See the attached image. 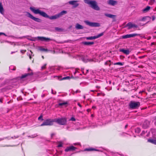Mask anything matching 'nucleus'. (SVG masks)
Listing matches in <instances>:
<instances>
[{"label":"nucleus","instance_id":"5","mask_svg":"<svg viewBox=\"0 0 156 156\" xmlns=\"http://www.w3.org/2000/svg\"><path fill=\"white\" fill-rule=\"evenodd\" d=\"M54 122V119H47L44 120L40 126H51L53 125Z\"/></svg>","mask_w":156,"mask_h":156},{"label":"nucleus","instance_id":"7","mask_svg":"<svg viewBox=\"0 0 156 156\" xmlns=\"http://www.w3.org/2000/svg\"><path fill=\"white\" fill-rule=\"evenodd\" d=\"M84 22L87 25H89L90 27H97L100 26V23H97L91 22L88 20L85 21Z\"/></svg>","mask_w":156,"mask_h":156},{"label":"nucleus","instance_id":"16","mask_svg":"<svg viewBox=\"0 0 156 156\" xmlns=\"http://www.w3.org/2000/svg\"><path fill=\"white\" fill-rule=\"evenodd\" d=\"M67 13V11L66 10H63L61 12H60L57 14L59 17H61L62 16L65 14H66Z\"/></svg>","mask_w":156,"mask_h":156},{"label":"nucleus","instance_id":"2","mask_svg":"<svg viewBox=\"0 0 156 156\" xmlns=\"http://www.w3.org/2000/svg\"><path fill=\"white\" fill-rule=\"evenodd\" d=\"M140 106V103L139 102H135L131 101L129 104V108H130L134 109L138 108Z\"/></svg>","mask_w":156,"mask_h":156},{"label":"nucleus","instance_id":"22","mask_svg":"<svg viewBox=\"0 0 156 156\" xmlns=\"http://www.w3.org/2000/svg\"><path fill=\"white\" fill-rule=\"evenodd\" d=\"M38 50L41 51H48L49 50L47 48H42V47L40 46L39 47Z\"/></svg>","mask_w":156,"mask_h":156},{"label":"nucleus","instance_id":"26","mask_svg":"<svg viewBox=\"0 0 156 156\" xmlns=\"http://www.w3.org/2000/svg\"><path fill=\"white\" fill-rule=\"evenodd\" d=\"M61 77H59L58 78V79L59 80H67V79H70V77L69 76H67L65 77H64L63 78H62L61 79H60L59 78Z\"/></svg>","mask_w":156,"mask_h":156},{"label":"nucleus","instance_id":"37","mask_svg":"<svg viewBox=\"0 0 156 156\" xmlns=\"http://www.w3.org/2000/svg\"><path fill=\"white\" fill-rule=\"evenodd\" d=\"M82 60L85 62H87V59L85 58H82Z\"/></svg>","mask_w":156,"mask_h":156},{"label":"nucleus","instance_id":"44","mask_svg":"<svg viewBox=\"0 0 156 156\" xmlns=\"http://www.w3.org/2000/svg\"><path fill=\"white\" fill-rule=\"evenodd\" d=\"M19 137V136H14V137H11V138H12V139H13L14 138H18Z\"/></svg>","mask_w":156,"mask_h":156},{"label":"nucleus","instance_id":"52","mask_svg":"<svg viewBox=\"0 0 156 156\" xmlns=\"http://www.w3.org/2000/svg\"><path fill=\"white\" fill-rule=\"evenodd\" d=\"M3 100V99L2 98H1L0 99V102L1 103H2Z\"/></svg>","mask_w":156,"mask_h":156},{"label":"nucleus","instance_id":"43","mask_svg":"<svg viewBox=\"0 0 156 156\" xmlns=\"http://www.w3.org/2000/svg\"><path fill=\"white\" fill-rule=\"evenodd\" d=\"M8 137H4L3 138H0V141L2 140H4V139H6V138H7Z\"/></svg>","mask_w":156,"mask_h":156},{"label":"nucleus","instance_id":"6","mask_svg":"<svg viewBox=\"0 0 156 156\" xmlns=\"http://www.w3.org/2000/svg\"><path fill=\"white\" fill-rule=\"evenodd\" d=\"M26 13H27L26 16L34 20L36 22L41 23V20L40 19L36 18L34 16L32 15L30 13L28 12H26Z\"/></svg>","mask_w":156,"mask_h":156},{"label":"nucleus","instance_id":"19","mask_svg":"<svg viewBox=\"0 0 156 156\" xmlns=\"http://www.w3.org/2000/svg\"><path fill=\"white\" fill-rule=\"evenodd\" d=\"M83 27H84L82 26L79 23H77L75 27L76 28L77 30L83 29Z\"/></svg>","mask_w":156,"mask_h":156},{"label":"nucleus","instance_id":"57","mask_svg":"<svg viewBox=\"0 0 156 156\" xmlns=\"http://www.w3.org/2000/svg\"><path fill=\"white\" fill-rule=\"evenodd\" d=\"M28 72H29L30 71H32V70L30 69V68H29L28 69Z\"/></svg>","mask_w":156,"mask_h":156},{"label":"nucleus","instance_id":"28","mask_svg":"<svg viewBox=\"0 0 156 156\" xmlns=\"http://www.w3.org/2000/svg\"><path fill=\"white\" fill-rule=\"evenodd\" d=\"M124 64V62H118L115 63L114 64V65H119L120 66H122Z\"/></svg>","mask_w":156,"mask_h":156},{"label":"nucleus","instance_id":"53","mask_svg":"<svg viewBox=\"0 0 156 156\" xmlns=\"http://www.w3.org/2000/svg\"><path fill=\"white\" fill-rule=\"evenodd\" d=\"M80 91L78 90H76V91H75V93H80Z\"/></svg>","mask_w":156,"mask_h":156},{"label":"nucleus","instance_id":"31","mask_svg":"<svg viewBox=\"0 0 156 156\" xmlns=\"http://www.w3.org/2000/svg\"><path fill=\"white\" fill-rule=\"evenodd\" d=\"M12 87L11 86H9L5 87V88L7 90H10L12 88Z\"/></svg>","mask_w":156,"mask_h":156},{"label":"nucleus","instance_id":"47","mask_svg":"<svg viewBox=\"0 0 156 156\" xmlns=\"http://www.w3.org/2000/svg\"><path fill=\"white\" fill-rule=\"evenodd\" d=\"M55 133H52L51 134V138H53V136L55 135Z\"/></svg>","mask_w":156,"mask_h":156},{"label":"nucleus","instance_id":"62","mask_svg":"<svg viewBox=\"0 0 156 156\" xmlns=\"http://www.w3.org/2000/svg\"><path fill=\"white\" fill-rule=\"evenodd\" d=\"M15 52H14V51H12L11 52V54H12L13 53H14Z\"/></svg>","mask_w":156,"mask_h":156},{"label":"nucleus","instance_id":"29","mask_svg":"<svg viewBox=\"0 0 156 156\" xmlns=\"http://www.w3.org/2000/svg\"><path fill=\"white\" fill-rule=\"evenodd\" d=\"M140 129L139 127H137L135 129V132L137 133H139L140 132Z\"/></svg>","mask_w":156,"mask_h":156},{"label":"nucleus","instance_id":"45","mask_svg":"<svg viewBox=\"0 0 156 156\" xmlns=\"http://www.w3.org/2000/svg\"><path fill=\"white\" fill-rule=\"evenodd\" d=\"M152 20L153 21H154L155 19V17L154 16H152Z\"/></svg>","mask_w":156,"mask_h":156},{"label":"nucleus","instance_id":"40","mask_svg":"<svg viewBox=\"0 0 156 156\" xmlns=\"http://www.w3.org/2000/svg\"><path fill=\"white\" fill-rule=\"evenodd\" d=\"M62 147V144L61 143H59V144L58 146V147Z\"/></svg>","mask_w":156,"mask_h":156},{"label":"nucleus","instance_id":"48","mask_svg":"<svg viewBox=\"0 0 156 156\" xmlns=\"http://www.w3.org/2000/svg\"><path fill=\"white\" fill-rule=\"evenodd\" d=\"M87 62H91V61H93V60L92 59H87Z\"/></svg>","mask_w":156,"mask_h":156},{"label":"nucleus","instance_id":"24","mask_svg":"<svg viewBox=\"0 0 156 156\" xmlns=\"http://www.w3.org/2000/svg\"><path fill=\"white\" fill-rule=\"evenodd\" d=\"M0 12L1 14H3L4 12V9L2 5V3L0 2Z\"/></svg>","mask_w":156,"mask_h":156},{"label":"nucleus","instance_id":"34","mask_svg":"<svg viewBox=\"0 0 156 156\" xmlns=\"http://www.w3.org/2000/svg\"><path fill=\"white\" fill-rule=\"evenodd\" d=\"M84 2L85 3L90 5V1L89 0H84Z\"/></svg>","mask_w":156,"mask_h":156},{"label":"nucleus","instance_id":"36","mask_svg":"<svg viewBox=\"0 0 156 156\" xmlns=\"http://www.w3.org/2000/svg\"><path fill=\"white\" fill-rule=\"evenodd\" d=\"M86 39L87 40H93L92 36L90 37H86Z\"/></svg>","mask_w":156,"mask_h":156},{"label":"nucleus","instance_id":"55","mask_svg":"<svg viewBox=\"0 0 156 156\" xmlns=\"http://www.w3.org/2000/svg\"><path fill=\"white\" fill-rule=\"evenodd\" d=\"M151 45H155V43L154 42H152L151 43Z\"/></svg>","mask_w":156,"mask_h":156},{"label":"nucleus","instance_id":"41","mask_svg":"<svg viewBox=\"0 0 156 156\" xmlns=\"http://www.w3.org/2000/svg\"><path fill=\"white\" fill-rule=\"evenodd\" d=\"M26 51V50H21L20 51V52L21 53H23V54L24 52H25Z\"/></svg>","mask_w":156,"mask_h":156},{"label":"nucleus","instance_id":"46","mask_svg":"<svg viewBox=\"0 0 156 156\" xmlns=\"http://www.w3.org/2000/svg\"><path fill=\"white\" fill-rule=\"evenodd\" d=\"M111 62V60H108V61H107V62H106L105 63V65H108V62Z\"/></svg>","mask_w":156,"mask_h":156},{"label":"nucleus","instance_id":"18","mask_svg":"<svg viewBox=\"0 0 156 156\" xmlns=\"http://www.w3.org/2000/svg\"><path fill=\"white\" fill-rule=\"evenodd\" d=\"M105 15L107 17L113 19L115 18L116 17V15H112L110 14L106 13L105 14Z\"/></svg>","mask_w":156,"mask_h":156},{"label":"nucleus","instance_id":"11","mask_svg":"<svg viewBox=\"0 0 156 156\" xmlns=\"http://www.w3.org/2000/svg\"><path fill=\"white\" fill-rule=\"evenodd\" d=\"M34 74V73L33 72H31L30 73H27L25 74L24 75H22L20 77V79L25 78H27V77L32 76Z\"/></svg>","mask_w":156,"mask_h":156},{"label":"nucleus","instance_id":"59","mask_svg":"<svg viewBox=\"0 0 156 156\" xmlns=\"http://www.w3.org/2000/svg\"><path fill=\"white\" fill-rule=\"evenodd\" d=\"M145 24H139V25L140 26H143Z\"/></svg>","mask_w":156,"mask_h":156},{"label":"nucleus","instance_id":"15","mask_svg":"<svg viewBox=\"0 0 156 156\" xmlns=\"http://www.w3.org/2000/svg\"><path fill=\"white\" fill-rule=\"evenodd\" d=\"M119 51L122 52L126 55H128L129 53V51L128 49L125 50L124 49H120Z\"/></svg>","mask_w":156,"mask_h":156},{"label":"nucleus","instance_id":"61","mask_svg":"<svg viewBox=\"0 0 156 156\" xmlns=\"http://www.w3.org/2000/svg\"><path fill=\"white\" fill-rule=\"evenodd\" d=\"M128 125H126L125 126V128H126L128 126Z\"/></svg>","mask_w":156,"mask_h":156},{"label":"nucleus","instance_id":"58","mask_svg":"<svg viewBox=\"0 0 156 156\" xmlns=\"http://www.w3.org/2000/svg\"><path fill=\"white\" fill-rule=\"evenodd\" d=\"M16 67H14L12 69L13 70H16Z\"/></svg>","mask_w":156,"mask_h":156},{"label":"nucleus","instance_id":"63","mask_svg":"<svg viewBox=\"0 0 156 156\" xmlns=\"http://www.w3.org/2000/svg\"><path fill=\"white\" fill-rule=\"evenodd\" d=\"M70 77V78H74V77L73 76H72L71 77Z\"/></svg>","mask_w":156,"mask_h":156},{"label":"nucleus","instance_id":"14","mask_svg":"<svg viewBox=\"0 0 156 156\" xmlns=\"http://www.w3.org/2000/svg\"><path fill=\"white\" fill-rule=\"evenodd\" d=\"M108 3L109 5L114 6L117 4V2L113 0H109L108 2Z\"/></svg>","mask_w":156,"mask_h":156},{"label":"nucleus","instance_id":"50","mask_svg":"<svg viewBox=\"0 0 156 156\" xmlns=\"http://www.w3.org/2000/svg\"><path fill=\"white\" fill-rule=\"evenodd\" d=\"M133 27L137 28V25H136L135 24H133Z\"/></svg>","mask_w":156,"mask_h":156},{"label":"nucleus","instance_id":"27","mask_svg":"<svg viewBox=\"0 0 156 156\" xmlns=\"http://www.w3.org/2000/svg\"><path fill=\"white\" fill-rule=\"evenodd\" d=\"M68 104V103L67 102H64L63 103H59L58 104V106H62L63 105H66Z\"/></svg>","mask_w":156,"mask_h":156},{"label":"nucleus","instance_id":"33","mask_svg":"<svg viewBox=\"0 0 156 156\" xmlns=\"http://www.w3.org/2000/svg\"><path fill=\"white\" fill-rule=\"evenodd\" d=\"M104 32H102L100 34H99L98 35H97L98 37V38L101 37V36H103L104 35Z\"/></svg>","mask_w":156,"mask_h":156},{"label":"nucleus","instance_id":"30","mask_svg":"<svg viewBox=\"0 0 156 156\" xmlns=\"http://www.w3.org/2000/svg\"><path fill=\"white\" fill-rule=\"evenodd\" d=\"M147 17L150 18V17H149V16H147L144 17H143V18H142V19L140 20V21H144L146 20V18Z\"/></svg>","mask_w":156,"mask_h":156},{"label":"nucleus","instance_id":"20","mask_svg":"<svg viewBox=\"0 0 156 156\" xmlns=\"http://www.w3.org/2000/svg\"><path fill=\"white\" fill-rule=\"evenodd\" d=\"M128 27V29L129 30L133 27V24L131 22H129L126 25V27Z\"/></svg>","mask_w":156,"mask_h":156},{"label":"nucleus","instance_id":"56","mask_svg":"<svg viewBox=\"0 0 156 156\" xmlns=\"http://www.w3.org/2000/svg\"><path fill=\"white\" fill-rule=\"evenodd\" d=\"M78 105L80 107H82L81 105H80V103H78Z\"/></svg>","mask_w":156,"mask_h":156},{"label":"nucleus","instance_id":"25","mask_svg":"<svg viewBox=\"0 0 156 156\" xmlns=\"http://www.w3.org/2000/svg\"><path fill=\"white\" fill-rule=\"evenodd\" d=\"M150 7L148 6H147L146 7V8H144V9H143V11L144 12H146L148 11L150 9Z\"/></svg>","mask_w":156,"mask_h":156},{"label":"nucleus","instance_id":"35","mask_svg":"<svg viewBox=\"0 0 156 156\" xmlns=\"http://www.w3.org/2000/svg\"><path fill=\"white\" fill-rule=\"evenodd\" d=\"M55 29L57 31H60V30H62V29L61 28H58V27H56L55 28Z\"/></svg>","mask_w":156,"mask_h":156},{"label":"nucleus","instance_id":"38","mask_svg":"<svg viewBox=\"0 0 156 156\" xmlns=\"http://www.w3.org/2000/svg\"><path fill=\"white\" fill-rule=\"evenodd\" d=\"M70 120L73 121H76V119L74 117H72L71 118Z\"/></svg>","mask_w":156,"mask_h":156},{"label":"nucleus","instance_id":"21","mask_svg":"<svg viewBox=\"0 0 156 156\" xmlns=\"http://www.w3.org/2000/svg\"><path fill=\"white\" fill-rule=\"evenodd\" d=\"M98 151V150L97 149L93 148H86L84 150V151Z\"/></svg>","mask_w":156,"mask_h":156},{"label":"nucleus","instance_id":"4","mask_svg":"<svg viewBox=\"0 0 156 156\" xmlns=\"http://www.w3.org/2000/svg\"><path fill=\"white\" fill-rule=\"evenodd\" d=\"M54 122L61 125H64L66 124V119L65 118L54 119Z\"/></svg>","mask_w":156,"mask_h":156},{"label":"nucleus","instance_id":"17","mask_svg":"<svg viewBox=\"0 0 156 156\" xmlns=\"http://www.w3.org/2000/svg\"><path fill=\"white\" fill-rule=\"evenodd\" d=\"M82 43L85 45H91L94 44V42H83Z\"/></svg>","mask_w":156,"mask_h":156},{"label":"nucleus","instance_id":"12","mask_svg":"<svg viewBox=\"0 0 156 156\" xmlns=\"http://www.w3.org/2000/svg\"><path fill=\"white\" fill-rule=\"evenodd\" d=\"M76 149V147L72 146L69 147H67L65 149V151L66 152H68L71 151H74Z\"/></svg>","mask_w":156,"mask_h":156},{"label":"nucleus","instance_id":"8","mask_svg":"<svg viewBox=\"0 0 156 156\" xmlns=\"http://www.w3.org/2000/svg\"><path fill=\"white\" fill-rule=\"evenodd\" d=\"M140 34H126L122 36V39H126L132 37H134L136 36H140Z\"/></svg>","mask_w":156,"mask_h":156},{"label":"nucleus","instance_id":"32","mask_svg":"<svg viewBox=\"0 0 156 156\" xmlns=\"http://www.w3.org/2000/svg\"><path fill=\"white\" fill-rule=\"evenodd\" d=\"M38 120H44V119H43V116L42 115H41L38 118Z\"/></svg>","mask_w":156,"mask_h":156},{"label":"nucleus","instance_id":"64","mask_svg":"<svg viewBox=\"0 0 156 156\" xmlns=\"http://www.w3.org/2000/svg\"><path fill=\"white\" fill-rule=\"evenodd\" d=\"M87 111L89 112V111H90V109H87Z\"/></svg>","mask_w":156,"mask_h":156},{"label":"nucleus","instance_id":"10","mask_svg":"<svg viewBox=\"0 0 156 156\" xmlns=\"http://www.w3.org/2000/svg\"><path fill=\"white\" fill-rule=\"evenodd\" d=\"M78 2V1H70L69 2V3L70 5H73V8H75L79 5V4L77 3V2Z\"/></svg>","mask_w":156,"mask_h":156},{"label":"nucleus","instance_id":"54","mask_svg":"<svg viewBox=\"0 0 156 156\" xmlns=\"http://www.w3.org/2000/svg\"><path fill=\"white\" fill-rule=\"evenodd\" d=\"M145 57V56H141L139 57V58H144Z\"/></svg>","mask_w":156,"mask_h":156},{"label":"nucleus","instance_id":"60","mask_svg":"<svg viewBox=\"0 0 156 156\" xmlns=\"http://www.w3.org/2000/svg\"><path fill=\"white\" fill-rule=\"evenodd\" d=\"M92 108H93L94 109V108H96V107L95 106H93Z\"/></svg>","mask_w":156,"mask_h":156},{"label":"nucleus","instance_id":"51","mask_svg":"<svg viewBox=\"0 0 156 156\" xmlns=\"http://www.w3.org/2000/svg\"><path fill=\"white\" fill-rule=\"evenodd\" d=\"M145 133V132L144 131H142L141 133V135H144V134Z\"/></svg>","mask_w":156,"mask_h":156},{"label":"nucleus","instance_id":"1","mask_svg":"<svg viewBox=\"0 0 156 156\" xmlns=\"http://www.w3.org/2000/svg\"><path fill=\"white\" fill-rule=\"evenodd\" d=\"M30 9L35 14H39L40 15L44 17L49 18L50 20H55L59 18L57 14L54 16H49L45 12L41 11L39 9H35L34 7H30Z\"/></svg>","mask_w":156,"mask_h":156},{"label":"nucleus","instance_id":"49","mask_svg":"<svg viewBox=\"0 0 156 156\" xmlns=\"http://www.w3.org/2000/svg\"><path fill=\"white\" fill-rule=\"evenodd\" d=\"M5 35V36H6V35L5 33H3L0 32V35Z\"/></svg>","mask_w":156,"mask_h":156},{"label":"nucleus","instance_id":"9","mask_svg":"<svg viewBox=\"0 0 156 156\" xmlns=\"http://www.w3.org/2000/svg\"><path fill=\"white\" fill-rule=\"evenodd\" d=\"M37 38L38 40L46 42H48L51 40V39L49 38H46L43 37H38Z\"/></svg>","mask_w":156,"mask_h":156},{"label":"nucleus","instance_id":"23","mask_svg":"<svg viewBox=\"0 0 156 156\" xmlns=\"http://www.w3.org/2000/svg\"><path fill=\"white\" fill-rule=\"evenodd\" d=\"M147 141L149 142L156 145V140L153 139H149Z\"/></svg>","mask_w":156,"mask_h":156},{"label":"nucleus","instance_id":"13","mask_svg":"<svg viewBox=\"0 0 156 156\" xmlns=\"http://www.w3.org/2000/svg\"><path fill=\"white\" fill-rule=\"evenodd\" d=\"M150 123V122L149 121L147 120L145 121L143 125V128L144 129H146L148 128L149 127Z\"/></svg>","mask_w":156,"mask_h":156},{"label":"nucleus","instance_id":"3","mask_svg":"<svg viewBox=\"0 0 156 156\" xmlns=\"http://www.w3.org/2000/svg\"><path fill=\"white\" fill-rule=\"evenodd\" d=\"M90 7L94 10L97 11L100 10V8L97 5V3L96 1L91 0L90 2Z\"/></svg>","mask_w":156,"mask_h":156},{"label":"nucleus","instance_id":"42","mask_svg":"<svg viewBox=\"0 0 156 156\" xmlns=\"http://www.w3.org/2000/svg\"><path fill=\"white\" fill-rule=\"evenodd\" d=\"M46 64H45L44 66H43L41 67V69H44L45 68V66H46Z\"/></svg>","mask_w":156,"mask_h":156},{"label":"nucleus","instance_id":"39","mask_svg":"<svg viewBox=\"0 0 156 156\" xmlns=\"http://www.w3.org/2000/svg\"><path fill=\"white\" fill-rule=\"evenodd\" d=\"M92 38H93V39H95L98 38V37L97 35V36H92Z\"/></svg>","mask_w":156,"mask_h":156}]
</instances>
